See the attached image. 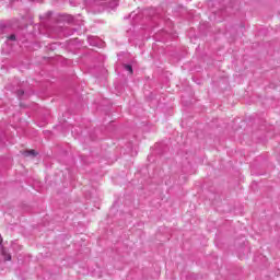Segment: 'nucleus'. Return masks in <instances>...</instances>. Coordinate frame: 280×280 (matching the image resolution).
Here are the masks:
<instances>
[{
    "mask_svg": "<svg viewBox=\"0 0 280 280\" xmlns=\"http://www.w3.org/2000/svg\"><path fill=\"white\" fill-rule=\"evenodd\" d=\"M1 255L4 257V261H12V255L4 247L1 248Z\"/></svg>",
    "mask_w": 280,
    "mask_h": 280,
    "instance_id": "f257e3e1",
    "label": "nucleus"
},
{
    "mask_svg": "<svg viewBox=\"0 0 280 280\" xmlns=\"http://www.w3.org/2000/svg\"><path fill=\"white\" fill-rule=\"evenodd\" d=\"M22 154H23V156H37L38 155V153L34 149L22 151Z\"/></svg>",
    "mask_w": 280,
    "mask_h": 280,
    "instance_id": "f03ea898",
    "label": "nucleus"
},
{
    "mask_svg": "<svg viewBox=\"0 0 280 280\" xmlns=\"http://www.w3.org/2000/svg\"><path fill=\"white\" fill-rule=\"evenodd\" d=\"M124 68L126 69V71H129L130 75H132V73H133L132 66L125 65Z\"/></svg>",
    "mask_w": 280,
    "mask_h": 280,
    "instance_id": "7ed1b4c3",
    "label": "nucleus"
},
{
    "mask_svg": "<svg viewBox=\"0 0 280 280\" xmlns=\"http://www.w3.org/2000/svg\"><path fill=\"white\" fill-rule=\"evenodd\" d=\"M8 38L9 40H16V35H10Z\"/></svg>",
    "mask_w": 280,
    "mask_h": 280,
    "instance_id": "20e7f679",
    "label": "nucleus"
},
{
    "mask_svg": "<svg viewBox=\"0 0 280 280\" xmlns=\"http://www.w3.org/2000/svg\"><path fill=\"white\" fill-rule=\"evenodd\" d=\"M0 244H3V237L0 234Z\"/></svg>",
    "mask_w": 280,
    "mask_h": 280,
    "instance_id": "39448f33",
    "label": "nucleus"
}]
</instances>
